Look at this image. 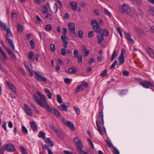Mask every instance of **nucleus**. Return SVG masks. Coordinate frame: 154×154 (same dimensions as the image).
Here are the masks:
<instances>
[{
  "instance_id": "nucleus-14",
  "label": "nucleus",
  "mask_w": 154,
  "mask_h": 154,
  "mask_svg": "<svg viewBox=\"0 0 154 154\" xmlns=\"http://www.w3.org/2000/svg\"><path fill=\"white\" fill-rule=\"evenodd\" d=\"M6 82L9 88L11 89L13 92L16 93V89L13 84L8 81H7Z\"/></svg>"
},
{
  "instance_id": "nucleus-28",
  "label": "nucleus",
  "mask_w": 154,
  "mask_h": 154,
  "mask_svg": "<svg viewBox=\"0 0 154 154\" xmlns=\"http://www.w3.org/2000/svg\"><path fill=\"white\" fill-rule=\"evenodd\" d=\"M0 27L2 29L6 30L8 26H6L5 24L0 21Z\"/></svg>"
},
{
  "instance_id": "nucleus-60",
  "label": "nucleus",
  "mask_w": 154,
  "mask_h": 154,
  "mask_svg": "<svg viewBox=\"0 0 154 154\" xmlns=\"http://www.w3.org/2000/svg\"><path fill=\"white\" fill-rule=\"evenodd\" d=\"M66 50L65 49L63 48L62 49L61 51V54L62 55L64 56L66 53Z\"/></svg>"
},
{
  "instance_id": "nucleus-38",
  "label": "nucleus",
  "mask_w": 154,
  "mask_h": 154,
  "mask_svg": "<svg viewBox=\"0 0 154 154\" xmlns=\"http://www.w3.org/2000/svg\"><path fill=\"white\" fill-rule=\"evenodd\" d=\"M102 35L103 36H108L109 35V32L106 29H104L103 30Z\"/></svg>"
},
{
  "instance_id": "nucleus-33",
  "label": "nucleus",
  "mask_w": 154,
  "mask_h": 154,
  "mask_svg": "<svg viewBox=\"0 0 154 154\" xmlns=\"http://www.w3.org/2000/svg\"><path fill=\"white\" fill-rule=\"evenodd\" d=\"M38 137L42 138H45V133L43 131H40L38 134Z\"/></svg>"
},
{
  "instance_id": "nucleus-24",
  "label": "nucleus",
  "mask_w": 154,
  "mask_h": 154,
  "mask_svg": "<svg viewBox=\"0 0 154 154\" xmlns=\"http://www.w3.org/2000/svg\"><path fill=\"white\" fill-rule=\"evenodd\" d=\"M148 11L151 15L154 16V7H150L149 8Z\"/></svg>"
},
{
  "instance_id": "nucleus-43",
  "label": "nucleus",
  "mask_w": 154,
  "mask_h": 154,
  "mask_svg": "<svg viewBox=\"0 0 154 154\" xmlns=\"http://www.w3.org/2000/svg\"><path fill=\"white\" fill-rule=\"evenodd\" d=\"M104 12L105 14L109 16V17H111V13L106 9H104Z\"/></svg>"
},
{
  "instance_id": "nucleus-9",
  "label": "nucleus",
  "mask_w": 154,
  "mask_h": 154,
  "mask_svg": "<svg viewBox=\"0 0 154 154\" xmlns=\"http://www.w3.org/2000/svg\"><path fill=\"white\" fill-rule=\"evenodd\" d=\"M73 141L77 146V149L78 151L80 149L82 148V145L80 139L78 137H76L74 138Z\"/></svg>"
},
{
  "instance_id": "nucleus-34",
  "label": "nucleus",
  "mask_w": 154,
  "mask_h": 154,
  "mask_svg": "<svg viewBox=\"0 0 154 154\" xmlns=\"http://www.w3.org/2000/svg\"><path fill=\"white\" fill-rule=\"evenodd\" d=\"M45 30L47 31H50L52 29V26L50 24H47L45 27Z\"/></svg>"
},
{
  "instance_id": "nucleus-2",
  "label": "nucleus",
  "mask_w": 154,
  "mask_h": 154,
  "mask_svg": "<svg viewBox=\"0 0 154 154\" xmlns=\"http://www.w3.org/2000/svg\"><path fill=\"white\" fill-rule=\"evenodd\" d=\"M97 118L98 120H97L96 122L97 129L100 134L101 135H103V133L102 131L101 128H100L99 124V122L100 124H102V125H103L104 124L103 115L102 112H101L99 113L97 116Z\"/></svg>"
},
{
  "instance_id": "nucleus-63",
  "label": "nucleus",
  "mask_w": 154,
  "mask_h": 154,
  "mask_svg": "<svg viewBox=\"0 0 154 154\" xmlns=\"http://www.w3.org/2000/svg\"><path fill=\"white\" fill-rule=\"evenodd\" d=\"M93 31H90L88 33V36L90 38H92L93 36Z\"/></svg>"
},
{
  "instance_id": "nucleus-53",
  "label": "nucleus",
  "mask_w": 154,
  "mask_h": 154,
  "mask_svg": "<svg viewBox=\"0 0 154 154\" xmlns=\"http://www.w3.org/2000/svg\"><path fill=\"white\" fill-rule=\"evenodd\" d=\"M50 49L53 52H54L55 51V46L54 44L50 45Z\"/></svg>"
},
{
  "instance_id": "nucleus-47",
  "label": "nucleus",
  "mask_w": 154,
  "mask_h": 154,
  "mask_svg": "<svg viewBox=\"0 0 154 154\" xmlns=\"http://www.w3.org/2000/svg\"><path fill=\"white\" fill-rule=\"evenodd\" d=\"M36 22L38 24L40 23H42V22L40 18L39 17L38 15L36 16Z\"/></svg>"
},
{
  "instance_id": "nucleus-48",
  "label": "nucleus",
  "mask_w": 154,
  "mask_h": 154,
  "mask_svg": "<svg viewBox=\"0 0 154 154\" xmlns=\"http://www.w3.org/2000/svg\"><path fill=\"white\" fill-rule=\"evenodd\" d=\"M128 90L127 89H124L123 90L120 91V95H123L125 94H126Z\"/></svg>"
},
{
  "instance_id": "nucleus-25",
  "label": "nucleus",
  "mask_w": 154,
  "mask_h": 154,
  "mask_svg": "<svg viewBox=\"0 0 154 154\" xmlns=\"http://www.w3.org/2000/svg\"><path fill=\"white\" fill-rule=\"evenodd\" d=\"M33 53L32 51H30L28 54V56L29 59L32 61H34V58L33 57Z\"/></svg>"
},
{
  "instance_id": "nucleus-23",
  "label": "nucleus",
  "mask_w": 154,
  "mask_h": 154,
  "mask_svg": "<svg viewBox=\"0 0 154 154\" xmlns=\"http://www.w3.org/2000/svg\"><path fill=\"white\" fill-rule=\"evenodd\" d=\"M53 112L56 117L59 118H60L61 117V115L60 112L58 110L55 109H54Z\"/></svg>"
},
{
  "instance_id": "nucleus-46",
  "label": "nucleus",
  "mask_w": 154,
  "mask_h": 154,
  "mask_svg": "<svg viewBox=\"0 0 154 154\" xmlns=\"http://www.w3.org/2000/svg\"><path fill=\"white\" fill-rule=\"evenodd\" d=\"M73 53L74 57H77L78 56L79 51L78 50H75Z\"/></svg>"
},
{
  "instance_id": "nucleus-26",
  "label": "nucleus",
  "mask_w": 154,
  "mask_h": 154,
  "mask_svg": "<svg viewBox=\"0 0 154 154\" xmlns=\"http://www.w3.org/2000/svg\"><path fill=\"white\" fill-rule=\"evenodd\" d=\"M41 11L44 13H48V9L46 6L43 5L42 6Z\"/></svg>"
},
{
  "instance_id": "nucleus-55",
  "label": "nucleus",
  "mask_w": 154,
  "mask_h": 154,
  "mask_svg": "<svg viewBox=\"0 0 154 154\" xmlns=\"http://www.w3.org/2000/svg\"><path fill=\"white\" fill-rule=\"evenodd\" d=\"M74 110L76 112V114H79L80 112V110L79 109L75 106H74Z\"/></svg>"
},
{
  "instance_id": "nucleus-15",
  "label": "nucleus",
  "mask_w": 154,
  "mask_h": 154,
  "mask_svg": "<svg viewBox=\"0 0 154 154\" xmlns=\"http://www.w3.org/2000/svg\"><path fill=\"white\" fill-rule=\"evenodd\" d=\"M146 49L149 57L153 58H154V53L152 49L148 46L146 47Z\"/></svg>"
},
{
  "instance_id": "nucleus-4",
  "label": "nucleus",
  "mask_w": 154,
  "mask_h": 154,
  "mask_svg": "<svg viewBox=\"0 0 154 154\" xmlns=\"http://www.w3.org/2000/svg\"><path fill=\"white\" fill-rule=\"evenodd\" d=\"M37 94L40 97V98H39L38 97L35 95L34 94L33 96V99L36 102L39 104V102L42 103L44 101L46 100V96L41 94L39 91H37Z\"/></svg>"
},
{
  "instance_id": "nucleus-39",
  "label": "nucleus",
  "mask_w": 154,
  "mask_h": 154,
  "mask_svg": "<svg viewBox=\"0 0 154 154\" xmlns=\"http://www.w3.org/2000/svg\"><path fill=\"white\" fill-rule=\"evenodd\" d=\"M22 130L23 132L25 134L28 133V130L27 128L23 125L22 126Z\"/></svg>"
},
{
  "instance_id": "nucleus-20",
  "label": "nucleus",
  "mask_w": 154,
  "mask_h": 154,
  "mask_svg": "<svg viewBox=\"0 0 154 154\" xmlns=\"http://www.w3.org/2000/svg\"><path fill=\"white\" fill-rule=\"evenodd\" d=\"M149 82L147 81H145L143 82H141L140 83V84L142 85L143 87L145 88H149Z\"/></svg>"
},
{
  "instance_id": "nucleus-3",
  "label": "nucleus",
  "mask_w": 154,
  "mask_h": 154,
  "mask_svg": "<svg viewBox=\"0 0 154 154\" xmlns=\"http://www.w3.org/2000/svg\"><path fill=\"white\" fill-rule=\"evenodd\" d=\"M6 32V38L9 45L12 48L14 51L15 50V46L12 40L9 38H13V35L11 32L10 28L8 27L7 29L5 30Z\"/></svg>"
},
{
  "instance_id": "nucleus-36",
  "label": "nucleus",
  "mask_w": 154,
  "mask_h": 154,
  "mask_svg": "<svg viewBox=\"0 0 154 154\" xmlns=\"http://www.w3.org/2000/svg\"><path fill=\"white\" fill-rule=\"evenodd\" d=\"M23 26L20 25H18L17 27V31L19 33H22L23 31Z\"/></svg>"
},
{
  "instance_id": "nucleus-57",
  "label": "nucleus",
  "mask_w": 154,
  "mask_h": 154,
  "mask_svg": "<svg viewBox=\"0 0 154 154\" xmlns=\"http://www.w3.org/2000/svg\"><path fill=\"white\" fill-rule=\"evenodd\" d=\"M78 62L79 63H82V55H79L78 56Z\"/></svg>"
},
{
  "instance_id": "nucleus-13",
  "label": "nucleus",
  "mask_w": 154,
  "mask_h": 154,
  "mask_svg": "<svg viewBox=\"0 0 154 154\" xmlns=\"http://www.w3.org/2000/svg\"><path fill=\"white\" fill-rule=\"evenodd\" d=\"M69 5L71 9L74 11L76 10L78 5L76 2H71L69 3Z\"/></svg>"
},
{
  "instance_id": "nucleus-41",
  "label": "nucleus",
  "mask_w": 154,
  "mask_h": 154,
  "mask_svg": "<svg viewBox=\"0 0 154 154\" xmlns=\"http://www.w3.org/2000/svg\"><path fill=\"white\" fill-rule=\"evenodd\" d=\"M57 136L60 138H63L64 136L61 132L59 131L57 133Z\"/></svg>"
},
{
  "instance_id": "nucleus-35",
  "label": "nucleus",
  "mask_w": 154,
  "mask_h": 154,
  "mask_svg": "<svg viewBox=\"0 0 154 154\" xmlns=\"http://www.w3.org/2000/svg\"><path fill=\"white\" fill-rule=\"evenodd\" d=\"M57 102L59 103H61L62 102V98L59 94H57Z\"/></svg>"
},
{
  "instance_id": "nucleus-10",
  "label": "nucleus",
  "mask_w": 154,
  "mask_h": 154,
  "mask_svg": "<svg viewBox=\"0 0 154 154\" xmlns=\"http://www.w3.org/2000/svg\"><path fill=\"white\" fill-rule=\"evenodd\" d=\"M5 147V149L8 152H12L15 151L14 146L11 143H8L4 146V148Z\"/></svg>"
},
{
  "instance_id": "nucleus-27",
  "label": "nucleus",
  "mask_w": 154,
  "mask_h": 154,
  "mask_svg": "<svg viewBox=\"0 0 154 154\" xmlns=\"http://www.w3.org/2000/svg\"><path fill=\"white\" fill-rule=\"evenodd\" d=\"M116 49L114 50L112 55L111 57V61H113L114 59L116 57Z\"/></svg>"
},
{
  "instance_id": "nucleus-45",
  "label": "nucleus",
  "mask_w": 154,
  "mask_h": 154,
  "mask_svg": "<svg viewBox=\"0 0 154 154\" xmlns=\"http://www.w3.org/2000/svg\"><path fill=\"white\" fill-rule=\"evenodd\" d=\"M107 73V70L106 69L104 70L103 72L100 74V75L102 77H104L105 76Z\"/></svg>"
},
{
  "instance_id": "nucleus-31",
  "label": "nucleus",
  "mask_w": 154,
  "mask_h": 154,
  "mask_svg": "<svg viewBox=\"0 0 154 154\" xmlns=\"http://www.w3.org/2000/svg\"><path fill=\"white\" fill-rule=\"evenodd\" d=\"M61 39L62 40L63 42L68 41V39L65 35H62L61 36Z\"/></svg>"
},
{
  "instance_id": "nucleus-59",
  "label": "nucleus",
  "mask_w": 154,
  "mask_h": 154,
  "mask_svg": "<svg viewBox=\"0 0 154 154\" xmlns=\"http://www.w3.org/2000/svg\"><path fill=\"white\" fill-rule=\"evenodd\" d=\"M124 34L127 40H128L129 38L131 37L129 34L127 33V32H125Z\"/></svg>"
},
{
  "instance_id": "nucleus-6",
  "label": "nucleus",
  "mask_w": 154,
  "mask_h": 154,
  "mask_svg": "<svg viewBox=\"0 0 154 154\" xmlns=\"http://www.w3.org/2000/svg\"><path fill=\"white\" fill-rule=\"evenodd\" d=\"M35 77L37 80L39 82H44L45 83L47 82V79L45 78L44 75L40 74L38 72L35 71Z\"/></svg>"
},
{
  "instance_id": "nucleus-54",
  "label": "nucleus",
  "mask_w": 154,
  "mask_h": 154,
  "mask_svg": "<svg viewBox=\"0 0 154 154\" xmlns=\"http://www.w3.org/2000/svg\"><path fill=\"white\" fill-rule=\"evenodd\" d=\"M78 34V36L79 37H80L81 38H83V32L82 31L79 30V31Z\"/></svg>"
},
{
  "instance_id": "nucleus-42",
  "label": "nucleus",
  "mask_w": 154,
  "mask_h": 154,
  "mask_svg": "<svg viewBox=\"0 0 154 154\" xmlns=\"http://www.w3.org/2000/svg\"><path fill=\"white\" fill-rule=\"evenodd\" d=\"M72 80L69 78H65L64 79V82L66 84H69L71 82Z\"/></svg>"
},
{
  "instance_id": "nucleus-56",
  "label": "nucleus",
  "mask_w": 154,
  "mask_h": 154,
  "mask_svg": "<svg viewBox=\"0 0 154 154\" xmlns=\"http://www.w3.org/2000/svg\"><path fill=\"white\" fill-rule=\"evenodd\" d=\"M95 62V59L93 58H91L90 60L88 61V63L90 64H91L92 63H94Z\"/></svg>"
},
{
  "instance_id": "nucleus-58",
  "label": "nucleus",
  "mask_w": 154,
  "mask_h": 154,
  "mask_svg": "<svg viewBox=\"0 0 154 154\" xmlns=\"http://www.w3.org/2000/svg\"><path fill=\"white\" fill-rule=\"evenodd\" d=\"M81 82H82L83 85L85 87L87 88L88 87V83L87 82H86V81H84Z\"/></svg>"
},
{
  "instance_id": "nucleus-51",
  "label": "nucleus",
  "mask_w": 154,
  "mask_h": 154,
  "mask_svg": "<svg viewBox=\"0 0 154 154\" xmlns=\"http://www.w3.org/2000/svg\"><path fill=\"white\" fill-rule=\"evenodd\" d=\"M78 151L80 154H89L88 152H86L84 151L82 149H80Z\"/></svg>"
},
{
  "instance_id": "nucleus-5",
  "label": "nucleus",
  "mask_w": 154,
  "mask_h": 154,
  "mask_svg": "<svg viewBox=\"0 0 154 154\" xmlns=\"http://www.w3.org/2000/svg\"><path fill=\"white\" fill-rule=\"evenodd\" d=\"M91 21V24L92 25L93 30L97 33L100 32L102 29L99 27V24L95 19H92Z\"/></svg>"
},
{
  "instance_id": "nucleus-61",
  "label": "nucleus",
  "mask_w": 154,
  "mask_h": 154,
  "mask_svg": "<svg viewBox=\"0 0 154 154\" xmlns=\"http://www.w3.org/2000/svg\"><path fill=\"white\" fill-rule=\"evenodd\" d=\"M6 122L5 121H4L3 122V124L2 125V127L5 131L7 130L6 128Z\"/></svg>"
},
{
  "instance_id": "nucleus-49",
  "label": "nucleus",
  "mask_w": 154,
  "mask_h": 154,
  "mask_svg": "<svg viewBox=\"0 0 154 154\" xmlns=\"http://www.w3.org/2000/svg\"><path fill=\"white\" fill-rule=\"evenodd\" d=\"M104 57H103L102 56L98 57H97V60L98 62H101L104 60Z\"/></svg>"
},
{
  "instance_id": "nucleus-12",
  "label": "nucleus",
  "mask_w": 154,
  "mask_h": 154,
  "mask_svg": "<svg viewBox=\"0 0 154 154\" xmlns=\"http://www.w3.org/2000/svg\"><path fill=\"white\" fill-rule=\"evenodd\" d=\"M24 109L26 114L28 116H32L33 115L32 112L30 108L26 104L24 105Z\"/></svg>"
},
{
  "instance_id": "nucleus-18",
  "label": "nucleus",
  "mask_w": 154,
  "mask_h": 154,
  "mask_svg": "<svg viewBox=\"0 0 154 154\" xmlns=\"http://www.w3.org/2000/svg\"><path fill=\"white\" fill-rule=\"evenodd\" d=\"M66 125L71 130L74 131L75 129L74 125L72 122L67 121L66 122Z\"/></svg>"
},
{
  "instance_id": "nucleus-19",
  "label": "nucleus",
  "mask_w": 154,
  "mask_h": 154,
  "mask_svg": "<svg viewBox=\"0 0 154 154\" xmlns=\"http://www.w3.org/2000/svg\"><path fill=\"white\" fill-rule=\"evenodd\" d=\"M31 128L34 131H36L37 130V125L35 122H32L30 124Z\"/></svg>"
},
{
  "instance_id": "nucleus-7",
  "label": "nucleus",
  "mask_w": 154,
  "mask_h": 154,
  "mask_svg": "<svg viewBox=\"0 0 154 154\" xmlns=\"http://www.w3.org/2000/svg\"><path fill=\"white\" fill-rule=\"evenodd\" d=\"M39 105L42 107H45L47 109L48 111L50 113H51L53 112L54 108H51L50 106L46 101H44L42 103L39 102Z\"/></svg>"
},
{
  "instance_id": "nucleus-1",
  "label": "nucleus",
  "mask_w": 154,
  "mask_h": 154,
  "mask_svg": "<svg viewBox=\"0 0 154 154\" xmlns=\"http://www.w3.org/2000/svg\"><path fill=\"white\" fill-rule=\"evenodd\" d=\"M119 12L122 13H126L131 17H133L135 13V11L132 8H131L128 5L124 3L119 8Z\"/></svg>"
},
{
  "instance_id": "nucleus-29",
  "label": "nucleus",
  "mask_w": 154,
  "mask_h": 154,
  "mask_svg": "<svg viewBox=\"0 0 154 154\" xmlns=\"http://www.w3.org/2000/svg\"><path fill=\"white\" fill-rule=\"evenodd\" d=\"M135 30L140 35H143L144 34L143 32L142 29L136 27L135 28Z\"/></svg>"
},
{
  "instance_id": "nucleus-8",
  "label": "nucleus",
  "mask_w": 154,
  "mask_h": 154,
  "mask_svg": "<svg viewBox=\"0 0 154 154\" xmlns=\"http://www.w3.org/2000/svg\"><path fill=\"white\" fill-rule=\"evenodd\" d=\"M68 27L70 32V33L71 36L74 38L75 37V24L73 23H68Z\"/></svg>"
},
{
  "instance_id": "nucleus-11",
  "label": "nucleus",
  "mask_w": 154,
  "mask_h": 154,
  "mask_svg": "<svg viewBox=\"0 0 154 154\" xmlns=\"http://www.w3.org/2000/svg\"><path fill=\"white\" fill-rule=\"evenodd\" d=\"M125 51L124 50H122L121 54L118 58V64L119 65H121L125 62L124 54Z\"/></svg>"
},
{
  "instance_id": "nucleus-32",
  "label": "nucleus",
  "mask_w": 154,
  "mask_h": 154,
  "mask_svg": "<svg viewBox=\"0 0 154 154\" xmlns=\"http://www.w3.org/2000/svg\"><path fill=\"white\" fill-rule=\"evenodd\" d=\"M20 149L21 150L23 154H28L27 151L26 150L25 148L23 146H20Z\"/></svg>"
},
{
  "instance_id": "nucleus-50",
  "label": "nucleus",
  "mask_w": 154,
  "mask_h": 154,
  "mask_svg": "<svg viewBox=\"0 0 154 154\" xmlns=\"http://www.w3.org/2000/svg\"><path fill=\"white\" fill-rule=\"evenodd\" d=\"M90 53V51L89 50H88L86 51H85L84 52L82 53V55L84 56H87L88 54Z\"/></svg>"
},
{
  "instance_id": "nucleus-17",
  "label": "nucleus",
  "mask_w": 154,
  "mask_h": 154,
  "mask_svg": "<svg viewBox=\"0 0 154 154\" xmlns=\"http://www.w3.org/2000/svg\"><path fill=\"white\" fill-rule=\"evenodd\" d=\"M0 51L1 53L2 57L1 58V60L3 64L5 63V61L7 59V57L5 53L3 51L2 48L0 47Z\"/></svg>"
},
{
  "instance_id": "nucleus-44",
  "label": "nucleus",
  "mask_w": 154,
  "mask_h": 154,
  "mask_svg": "<svg viewBox=\"0 0 154 154\" xmlns=\"http://www.w3.org/2000/svg\"><path fill=\"white\" fill-rule=\"evenodd\" d=\"M117 60H115L113 63L110 67L109 69H112L115 67V66L117 64Z\"/></svg>"
},
{
  "instance_id": "nucleus-64",
  "label": "nucleus",
  "mask_w": 154,
  "mask_h": 154,
  "mask_svg": "<svg viewBox=\"0 0 154 154\" xmlns=\"http://www.w3.org/2000/svg\"><path fill=\"white\" fill-rule=\"evenodd\" d=\"M6 150L5 147L4 148V146L0 151V154H3L5 151Z\"/></svg>"
},
{
  "instance_id": "nucleus-52",
  "label": "nucleus",
  "mask_w": 154,
  "mask_h": 154,
  "mask_svg": "<svg viewBox=\"0 0 154 154\" xmlns=\"http://www.w3.org/2000/svg\"><path fill=\"white\" fill-rule=\"evenodd\" d=\"M9 55L12 59L14 60H15L16 59V57L15 56L13 52L12 53H11V54H10Z\"/></svg>"
},
{
  "instance_id": "nucleus-37",
  "label": "nucleus",
  "mask_w": 154,
  "mask_h": 154,
  "mask_svg": "<svg viewBox=\"0 0 154 154\" xmlns=\"http://www.w3.org/2000/svg\"><path fill=\"white\" fill-rule=\"evenodd\" d=\"M112 151L114 154H119V152L118 149L114 146H113Z\"/></svg>"
},
{
  "instance_id": "nucleus-22",
  "label": "nucleus",
  "mask_w": 154,
  "mask_h": 154,
  "mask_svg": "<svg viewBox=\"0 0 154 154\" xmlns=\"http://www.w3.org/2000/svg\"><path fill=\"white\" fill-rule=\"evenodd\" d=\"M97 37L98 39V43L99 44H100L104 40L103 36L102 34H100L98 35Z\"/></svg>"
},
{
  "instance_id": "nucleus-16",
  "label": "nucleus",
  "mask_w": 154,
  "mask_h": 154,
  "mask_svg": "<svg viewBox=\"0 0 154 154\" xmlns=\"http://www.w3.org/2000/svg\"><path fill=\"white\" fill-rule=\"evenodd\" d=\"M77 71V69L75 67H72L67 70L66 72L70 74H73L75 73Z\"/></svg>"
},
{
  "instance_id": "nucleus-21",
  "label": "nucleus",
  "mask_w": 154,
  "mask_h": 154,
  "mask_svg": "<svg viewBox=\"0 0 154 154\" xmlns=\"http://www.w3.org/2000/svg\"><path fill=\"white\" fill-rule=\"evenodd\" d=\"M59 108L62 111H67L66 106L64 104L60 105L59 107Z\"/></svg>"
},
{
  "instance_id": "nucleus-40",
  "label": "nucleus",
  "mask_w": 154,
  "mask_h": 154,
  "mask_svg": "<svg viewBox=\"0 0 154 154\" xmlns=\"http://www.w3.org/2000/svg\"><path fill=\"white\" fill-rule=\"evenodd\" d=\"M29 44L32 49L35 48L34 41V40H32L29 42Z\"/></svg>"
},
{
  "instance_id": "nucleus-30",
  "label": "nucleus",
  "mask_w": 154,
  "mask_h": 154,
  "mask_svg": "<svg viewBox=\"0 0 154 154\" xmlns=\"http://www.w3.org/2000/svg\"><path fill=\"white\" fill-rule=\"evenodd\" d=\"M45 17L48 19L51 20L53 19V16L52 14L50 13H47V14Z\"/></svg>"
},
{
  "instance_id": "nucleus-62",
  "label": "nucleus",
  "mask_w": 154,
  "mask_h": 154,
  "mask_svg": "<svg viewBox=\"0 0 154 154\" xmlns=\"http://www.w3.org/2000/svg\"><path fill=\"white\" fill-rule=\"evenodd\" d=\"M19 70L22 74L23 75H25V72L24 69L21 68H20L19 69Z\"/></svg>"
}]
</instances>
